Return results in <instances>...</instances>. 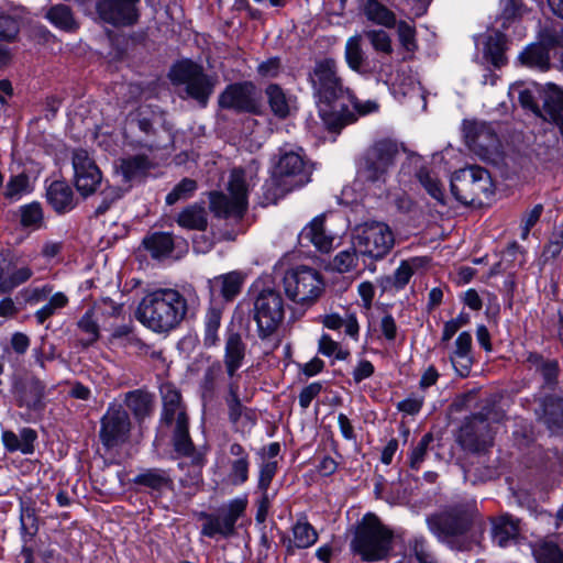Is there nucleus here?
Returning <instances> with one entry per match:
<instances>
[{
	"mask_svg": "<svg viewBox=\"0 0 563 563\" xmlns=\"http://www.w3.org/2000/svg\"><path fill=\"white\" fill-rule=\"evenodd\" d=\"M309 81L320 117L330 131H340L355 122L358 115H366L378 109L375 101L362 102L344 86L338 63L333 58L317 60L309 74Z\"/></svg>",
	"mask_w": 563,
	"mask_h": 563,
	"instance_id": "1",
	"label": "nucleus"
},
{
	"mask_svg": "<svg viewBox=\"0 0 563 563\" xmlns=\"http://www.w3.org/2000/svg\"><path fill=\"white\" fill-rule=\"evenodd\" d=\"M188 312V301L183 294L173 288H159L142 299L136 318L150 330L167 333L177 329Z\"/></svg>",
	"mask_w": 563,
	"mask_h": 563,
	"instance_id": "2",
	"label": "nucleus"
},
{
	"mask_svg": "<svg viewBox=\"0 0 563 563\" xmlns=\"http://www.w3.org/2000/svg\"><path fill=\"white\" fill-rule=\"evenodd\" d=\"M477 514L475 500L456 503L427 519L429 529L451 549L467 551L477 542L472 532Z\"/></svg>",
	"mask_w": 563,
	"mask_h": 563,
	"instance_id": "3",
	"label": "nucleus"
},
{
	"mask_svg": "<svg viewBox=\"0 0 563 563\" xmlns=\"http://www.w3.org/2000/svg\"><path fill=\"white\" fill-rule=\"evenodd\" d=\"M250 181L241 168H234L228 183L229 196L221 191H212L209 195V208L214 217L230 221L236 228L224 231L222 238L227 241L235 240L236 235L244 232L241 224L249 208Z\"/></svg>",
	"mask_w": 563,
	"mask_h": 563,
	"instance_id": "4",
	"label": "nucleus"
},
{
	"mask_svg": "<svg viewBox=\"0 0 563 563\" xmlns=\"http://www.w3.org/2000/svg\"><path fill=\"white\" fill-rule=\"evenodd\" d=\"M394 530L367 512L354 526L350 551L366 563L385 561L394 550Z\"/></svg>",
	"mask_w": 563,
	"mask_h": 563,
	"instance_id": "5",
	"label": "nucleus"
},
{
	"mask_svg": "<svg viewBox=\"0 0 563 563\" xmlns=\"http://www.w3.org/2000/svg\"><path fill=\"white\" fill-rule=\"evenodd\" d=\"M249 316L256 324V334L261 341L274 340L285 319V300L280 291L264 288L255 294Z\"/></svg>",
	"mask_w": 563,
	"mask_h": 563,
	"instance_id": "6",
	"label": "nucleus"
},
{
	"mask_svg": "<svg viewBox=\"0 0 563 563\" xmlns=\"http://www.w3.org/2000/svg\"><path fill=\"white\" fill-rule=\"evenodd\" d=\"M400 156V145L391 139H380L368 146L357 163V174L365 181L383 185Z\"/></svg>",
	"mask_w": 563,
	"mask_h": 563,
	"instance_id": "7",
	"label": "nucleus"
},
{
	"mask_svg": "<svg viewBox=\"0 0 563 563\" xmlns=\"http://www.w3.org/2000/svg\"><path fill=\"white\" fill-rule=\"evenodd\" d=\"M451 194L464 206H484L494 194L490 174L477 165L459 169L451 178Z\"/></svg>",
	"mask_w": 563,
	"mask_h": 563,
	"instance_id": "8",
	"label": "nucleus"
},
{
	"mask_svg": "<svg viewBox=\"0 0 563 563\" xmlns=\"http://www.w3.org/2000/svg\"><path fill=\"white\" fill-rule=\"evenodd\" d=\"M284 291L292 302L309 308L324 291V282L318 271L300 265L288 269L283 278Z\"/></svg>",
	"mask_w": 563,
	"mask_h": 563,
	"instance_id": "9",
	"label": "nucleus"
},
{
	"mask_svg": "<svg viewBox=\"0 0 563 563\" xmlns=\"http://www.w3.org/2000/svg\"><path fill=\"white\" fill-rule=\"evenodd\" d=\"M174 84L184 85L187 97L196 100L201 108L207 107L217 85V78L205 73L202 66L185 59L170 70Z\"/></svg>",
	"mask_w": 563,
	"mask_h": 563,
	"instance_id": "10",
	"label": "nucleus"
},
{
	"mask_svg": "<svg viewBox=\"0 0 563 563\" xmlns=\"http://www.w3.org/2000/svg\"><path fill=\"white\" fill-rule=\"evenodd\" d=\"M395 238L391 229L383 222H367L358 225L353 235V245L360 255L380 260L393 249Z\"/></svg>",
	"mask_w": 563,
	"mask_h": 563,
	"instance_id": "11",
	"label": "nucleus"
},
{
	"mask_svg": "<svg viewBox=\"0 0 563 563\" xmlns=\"http://www.w3.org/2000/svg\"><path fill=\"white\" fill-rule=\"evenodd\" d=\"M247 500L245 498H234L222 506L218 512H200L199 518L203 520L201 534L208 538H230L235 533V525L240 517L245 512Z\"/></svg>",
	"mask_w": 563,
	"mask_h": 563,
	"instance_id": "12",
	"label": "nucleus"
},
{
	"mask_svg": "<svg viewBox=\"0 0 563 563\" xmlns=\"http://www.w3.org/2000/svg\"><path fill=\"white\" fill-rule=\"evenodd\" d=\"M132 422L128 411L118 404H110L100 419L99 439L107 451L128 443Z\"/></svg>",
	"mask_w": 563,
	"mask_h": 563,
	"instance_id": "13",
	"label": "nucleus"
},
{
	"mask_svg": "<svg viewBox=\"0 0 563 563\" xmlns=\"http://www.w3.org/2000/svg\"><path fill=\"white\" fill-rule=\"evenodd\" d=\"M274 177L277 184L287 190L307 184L310 180V172L302 154L295 151L282 153L275 165Z\"/></svg>",
	"mask_w": 563,
	"mask_h": 563,
	"instance_id": "14",
	"label": "nucleus"
},
{
	"mask_svg": "<svg viewBox=\"0 0 563 563\" xmlns=\"http://www.w3.org/2000/svg\"><path fill=\"white\" fill-rule=\"evenodd\" d=\"M141 0H99L96 12L104 22L114 27L133 26L139 22Z\"/></svg>",
	"mask_w": 563,
	"mask_h": 563,
	"instance_id": "15",
	"label": "nucleus"
},
{
	"mask_svg": "<svg viewBox=\"0 0 563 563\" xmlns=\"http://www.w3.org/2000/svg\"><path fill=\"white\" fill-rule=\"evenodd\" d=\"M75 185L84 197L92 195L100 186L102 175L87 151L79 148L73 154Z\"/></svg>",
	"mask_w": 563,
	"mask_h": 563,
	"instance_id": "16",
	"label": "nucleus"
},
{
	"mask_svg": "<svg viewBox=\"0 0 563 563\" xmlns=\"http://www.w3.org/2000/svg\"><path fill=\"white\" fill-rule=\"evenodd\" d=\"M33 276V269L11 253L0 254V294H10Z\"/></svg>",
	"mask_w": 563,
	"mask_h": 563,
	"instance_id": "17",
	"label": "nucleus"
},
{
	"mask_svg": "<svg viewBox=\"0 0 563 563\" xmlns=\"http://www.w3.org/2000/svg\"><path fill=\"white\" fill-rule=\"evenodd\" d=\"M247 345L241 333L234 328H228L224 334L223 365L229 382H239L238 371L243 366Z\"/></svg>",
	"mask_w": 563,
	"mask_h": 563,
	"instance_id": "18",
	"label": "nucleus"
},
{
	"mask_svg": "<svg viewBox=\"0 0 563 563\" xmlns=\"http://www.w3.org/2000/svg\"><path fill=\"white\" fill-rule=\"evenodd\" d=\"M460 442L470 450L481 451L490 441L489 423L483 412L466 418L460 429Z\"/></svg>",
	"mask_w": 563,
	"mask_h": 563,
	"instance_id": "19",
	"label": "nucleus"
},
{
	"mask_svg": "<svg viewBox=\"0 0 563 563\" xmlns=\"http://www.w3.org/2000/svg\"><path fill=\"white\" fill-rule=\"evenodd\" d=\"M255 87L251 82L228 86L219 96V106L238 112H256Z\"/></svg>",
	"mask_w": 563,
	"mask_h": 563,
	"instance_id": "20",
	"label": "nucleus"
},
{
	"mask_svg": "<svg viewBox=\"0 0 563 563\" xmlns=\"http://www.w3.org/2000/svg\"><path fill=\"white\" fill-rule=\"evenodd\" d=\"M46 386L36 377L19 382L14 386V397L20 408L42 412L45 409Z\"/></svg>",
	"mask_w": 563,
	"mask_h": 563,
	"instance_id": "21",
	"label": "nucleus"
},
{
	"mask_svg": "<svg viewBox=\"0 0 563 563\" xmlns=\"http://www.w3.org/2000/svg\"><path fill=\"white\" fill-rule=\"evenodd\" d=\"M227 467L225 479L230 485L242 486L249 481L251 457L241 443L233 442L229 445Z\"/></svg>",
	"mask_w": 563,
	"mask_h": 563,
	"instance_id": "22",
	"label": "nucleus"
},
{
	"mask_svg": "<svg viewBox=\"0 0 563 563\" xmlns=\"http://www.w3.org/2000/svg\"><path fill=\"white\" fill-rule=\"evenodd\" d=\"M536 415L552 433L563 434V398L555 395L543 397Z\"/></svg>",
	"mask_w": 563,
	"mask_h": 563,
	"instance_id": "23",
	"label": "nucleus"
},
{
	"mask_svg": "<svg viewBox=\"0 0 563 563\" xmlns=\"http://www.w3.org/2000/svg\"><path fill=\"white\" fill-rule=\"evenodd\" d=\"M163 410L162 421L170 426L188 422L186 407L183 402L180 393L172 385H165L162 388Z\"/></svg>",
	"mask_w": 563,
	"mask_h": 563,
	"instance_id": "24",
	"label": "nucleus"
},
{
	"mask_svg": "<svg viewBox=\"0 0 563 563\" xmlns=\"http://www.w3.org/2000/svg\"><path fill=\"white\" fill-rule=\"evenodd\" d=\"M520 536V520L510 516L501 515L492 519V539L500 548H507L516 543Z\"/></svg>",
	"mask_w": 563,
	"mask_h": 563,
	"instance_id": "25",
	"label": "nucleus"
},
{
	"mask_svg": "<svg viewBox=\"0 0 563 563\" xmlns=\"http://www.w3.org/2000/svg\"><path fill=\"white\" fill-rule=\"evenodd\" d=\"M472 340L470 332H461L454 342V350L449 355L453 368L461 377H467L471 373L473 364Z\"/></svg>",
	"mask_w": 563,
	"mask_h": 563,
	"instance_id": "26",
	"label": "nucleus"
},
{
	"mask_svg": "<svg viewBox=\"0 0 563 563\" xmlns=\"http://www.w3.org/2000/svg\"><path fill=\"white\" fill-rule=\"evenodd\" d=\"M299 241L309 242L322 252L329 253L333 249L334 236L324 228V216L313 218L300 232Z\"/></svg>",
	"mask_w": 563,
	"mask_h": 563,
	"instance_id": "27",
	"label": "nucleus"
},
{
	"mask_svg": "<svg viewBox=\"0 0 563 563\" xmlns=\"http://www.w3.org/2000/svg\"><path fill=\"white\" fill-rule=\"evenodd\" d=\"M291 531V538H283V544L289 555H292L296 550L308 549L318 541L316 529L305 518L299 519Z\"/></svg>",
	"mask_w": 563,
	"mask_h": 563,
	"instance_id": "28",
	"label": "nucleus"
},
{
	"mask_svg": "<svg viewBox=\"0 0 563 563\" xmlns=\"http://www.w3.org/2000/svg\"><path fill=\"white\" fill-rule=\"evenodd\" d=\"M151 162L145 155H134L121 158L117 165V173L121 176L124 187L141 180L150 170Z\"/></svg>",
	"mask_w": 563,
	"mask_h": 563,
	"instance_id": "29",
	"label": "nucleus"
},
{
	"mask_svg": "<svg viewBox=\"0 0 563 563\" xmlns=\"http://www.w3.org/2000/svg\"><path fill=\"white\" fill-rule=\"evenodd\" d=\"M244 277L239 272H230L214 277L209 280L210 292L212 296L217 294L225 301H232L242 289Z\"/></svg>",
	"mask_w": 563,
	"mask_h": 563,
	"instance_id": "30",
	"label": "nucleus"
},
{
	"mask_svg": "<svg viewBox=\"0 0 563 563\" xmlns=\"http://www.w3.org/2000/svg\"><path fill=\"white\" fill-rule=\"evenodd\" d=\"M265 95L275 117L286 119L296 110V97L286 93L280 86L276 84L268 85Z\"/></svg>",
	"mask_w": 563,
	"mask_h": 563,
	"instance_id": "31",
	"label": "nucleus"
},
{
	"mask_svg": "<svg viewBox=\"0 0 563 563\" xmlns=\"http://www.w3.org/2000/svg\"><path fill=\"white\" fill-rule=\"evenodd\" d=\"M464 133L467 141L484 150L497 146L498 137L492 126L484 122L468 121L464 123Z\"/></svg>",
	"mask_w": 563,
	"mask_h": 563,
	"instance_id": "32",
	"label": "nucleus"
},
{
	"mask_svg": "<svg viewBox=\"0 0 563 563\" xmlns=\"http://www.w3.org/2000/svg\"><path fill=\"white\" fill-rule=\"evenodd\" d=\"M125 406L131 410L135 420L142 422L154 410L155 396L144 389H135L125 394Z\"/></svg>",
	"mask_w": 563,
	"mask_h": 563,
	"instance_id": "33",
	"label": "nucleus"
},
{
	"mask_svg": "<svg viewBox=\"0 0 563 563\" xmlns=\"http://www.w3.org/2000/svg\"><path fill=\"white\" fill-rule=\"evenodd\" d=\"M46 197L49 205L58 213L67 212L76 205L71 187L63 180L53 181L46 190Z\"/></svg>",
	"mask_w": 563,
	"mask_h": 563,
	"instance_id": "34",
	"label": "nucleus"
},
{
	"mask_svg": "<svg viewBox=\"0 0 563 563\" xmlns=\"http://www.w3.org/2000/svg\"><path fill=\"white\" fill-rule=\"evenodd\" d=\"M239 391V382H228V395L225 397V402L229 409V420L236 424L244 418L250 423L254 424L256 420L255 412L242 405Z\"/></svg>",
	"mask_w": 563,
	"mask_h": 563,
	"instance_id": "35",
	"label": "nucleus"
},
{
	"mask_svg": "<svg viewBox=\"0 0 563 563\" xmlns=\"http://www.w3.org/2000/svg\"><path fill=\"white\" fill-rule=\"evenodd\" d=\"M362 12L366 20L373 24L386 29H393L397 24L395 12L380 0H365L362 5Z\"/></svg>",
	"mask_w": 563,
	"mask_h": 563,
	"instance_id": "36",
	"label": "nucleus"
},
{
	"mask_svg": "<svg viewBox=\"0 0 563 563\" xmlns=\"http://www.w3.org/2000/svg\"><path fill=\"white\" fill-rule=\"evenodd\" d=\"M133 484L152 490L162 492L173 487L168 471L163 468H145L133 478Z\"/></svg>",
	"mask_w": 563,
	"mask_h": 563,
	"instance_id": "37",
	"label": "nucleus"
},
{
	"mask_svg": "<svg viewBox=\"0 0 563 563\" xmlns=\"http://www.w3.org/2000/svg\"><path fill=\"white\" fill-rule=\"evenodd\" d=\"M344 57L347 66L358 73H368L365 52L362 48V35L356 34L347 38L345 43Z\"/></svg>",
	"mask_w": 563,
	"mask_h": 563,
	"instance_id": "38",
	"label": "nucleus"
},
{
	"mask_svg": "<svg viewBox=\"0 0 563 563\" xmlns=\"http://www.w3.org/2000/svg\"><path fill=\"white\" fill-rule=\"evenodd\" d=\"M506 42V35L500 31H495L487 38L484 56L496 68H500L507 62L505 56Z\"/></svg>",
	"mask_w": 563,
	"mask_h": 563,
	"instance_id": "39",
	"label": "nucleus"
},
{
	"mask_svg": "<svg viewBox=\"0 0 563 563\" xmlns=\"http://www.w3.org/2000/svg\"><path fill=\"white\" fill-rule=\"evenodd\" d=\"M428 263L429 260L427 257H411L402 261L391 277L393 287L398 290L404 289L415 272L424 267Z\"/></svg>",
	"mask_w": 563,
	"mask_h": 563,
	"instance_id": "40",
	"label": "nucleus"
},
{
	"mask_svg": "<svg viewBox=\"0 0 563 563\" xmlns=\"http://www.w3.org/2000/svg\"><path fill=\"white\" fill-rule=\"evenodd\" d=\"M144 247L154 258L168 256L174 250V239L170 233L154 232L143 240Z\"/></svg>",
	"mask_w": 563,
	"mask_h": 563,
	"instance_id": "41",
	"label": "nucleus"
},
{
	"mask_svg": "<svg viewBox=\"0 0 563 563\" xmlns=\"http://www.w3.org/2000/svg\"><path fill=\"white\" fill-rule=\"evenodd\" d=\"M2 197L9 203L19 201L24 195L31 192L30 177L25 173L10 176L2 187Z\"/></svg>",
	"mask_w": 563,
	"mask_h": 563,
	"instance_id": "42",
	"label": "nucleus"
},
{
	"mask_svg": "<svg viewBox=\"0 0 563 563\" xmlns=\"http://www.w3.org/2000/svg\"><path fill=\"white\" fill-rule=\"evenodd\" d=\"M177 223L185 229L203 231L208 225L206 209L196 203L188 206L178 214Z\"/></svg>",
	"mask_w": 563,
	"mask_h": 563,
	"instance_id": "43",
	"label": "nucleus"
},
{
	"mask_svg": "<svg viewBox=\"0 0 563 563\" xmlns=\"http://www.w3.org/2000/svg\"><path fill=\"white\" fill-rule=\"evenodd\" d=\"M45 18L56 27L73 32L78 29L71 9L66 4H56L51 7L45 13Z\"/></svg>",
	"mask_w": 563,
	"mask_h": 563,
	"instance_id": "44",
	"label": "nucleus"
},
{
	"mask_svg": "<svg viewBox=\"0 0 563 563\" xmlns=\"http://www.w3.org/2000/svg\"><path fill=\"white\" fill-rule=\"evenodd\" d=\"M222 311L218 308L211 307L205 320L203 330V346L207 349L216 347L219 345L220 336L219 329L221 325Z\"/></svg>",
	"mask_w": 563,
	"mask_h": 563,
	"instance_id": "45",
	"label": "nucleus"
},
{
	"mask_svg": "<svg viewBox=\"0 0 563 563\" xmlns=\"http://www.w3.org/2000/svg\"><path fill=\"white\" fill-rule=\"evenodd\" d=\"M173 445L175 452L185 457L202 454L196 450L189 435V422L175 426L173 431Z\"/></svg>",
	"mask_w": 563,
	"mask_h": 563,
	"instance_id": "46",
	"label": "nucleus"
},
{
	"mask_svg": "<svg viewBox=\"0 0 563 563\" xmlns=\"http://www.w3.org/2000/svg\"><path fill=\"white\" fill-rule=\"evenodd\" d=\"M532 553L538 563H563V551L552 540H541L532 548Z\"/></svg>",
	"mask_w": 563,
	"mask_h": 563,
	"instance_id": "47",
	"label": "nucleus"
},
{
	"mask_svg": "<svg viewBox=\"0 0 563 563\" xmlns=\"http://www.w3.org/2000/svg\"><path fill=\"white\" fill-rule=\"evenodd\" d=\"M417 178L426 191L440 205L445 206L444 188L439 178L429 169L422 167L417 172Z\"/></svg>",
	"mask_w": 563,
	"mask_h": 563,
	"instance_id": "48",
	"label": "nucleus"
},
{
	"mask_svg": "<svg viewBox=\"0 0 563 563\" xmlns=\"http://www.w3.org/2000/svg\"><path fill=\"white\" fill-rule=\"evenodd\" d=\"M520 62L531 68L544 70L549 67L550 58L545 48L540 44L528 46L519 56Z\"/></svg>",
	"mask_w": 563,
	"mask_h": 563,
	"instance_id": "49",
	"label": "nucleus"
},
{
	"mask_svg": "<svg viewBox=\"0 0 563 563\" xmlns=\"http://www.w3.org/2000/svg\"><path fill=\"white\" fill-rule=\"evenodd\" d=\"M189 463L180 462L178 464L179 468H187V477L181 478L180 482L183 485L196 486L202 479V467L206 464L205 454H195L194 456H189Z\"/></svg>",
	"mask_w": 563,
	"mask_h": 563,
	"instance_id": "50",
	"label": "nucleus"
},
{
	"mask_svg": "<svg viewBox=\"0 0 563 563\" xmlns=\"http://www.w3.org/2000/svg\"><path fill=\"white\" fill-rule=\"evenodd\" d=\"M79 330L87 335L82 344L85 346L91 345L98 341L100 328L98 320L95 317L93 309L87 310L77 322Z\"/></svg>",
	"mask_w": 563,
	"mask_h": 563,
	"instance_id": "51",
	"label": "nucleus"
},
{
	"mask_svg": "<svg viewBox=\"0 0 563 563\" xmlns=\"http://www.w3.org/2000/svg\"><path fill=\"white\" fill-rule=\"evenodd\" d=\"M21 225L40 229L44 222L43 209L38 202H32L20 208Z\"/></svg>",
	"mask_w": 563,
	"mask_h": 563,
	"instance_id": "52",
	"label": "nucleus"
},
{
	"mask_svg": "<svg viewBox=\"0 0 563 563\" xmlns=\"http://www.w3.org/2000/svg\"><path fill=\"white\" fill-rule=\"evenodd\" d=\"M221 374L222 366L220 362H214L207 367L200 382V390L203 398L212 397Z\"/></svg>",
	"mask_w": 563,
	"mask_h": 563,
	"instance_id": "53",
	"label": "nucleus"
},
{
	"mask_svg": "<svg viewBox=\"0 0 563 563\" xmlns=\"http://www.w3.org/2000/svg\"><path fill=\"white\" fill-rule=\"evenodd\" d=\"M433 441V435L429 432L423 434L420 441L412 448L409 453V467L413 471H419L421 464L428 455L429 445Z\"/></svg>",
	"mask_w": 563,
	"mask_h": 563,
	"instance_id": "54",
	"label": "nucleus"
},
{
	"mask_svg": "<svg viewBox=\"0 0 563 563\" xmlns=\"http://www.w3.org/2000/svg\"><path fill=\"white\" fill-rule=\"evenodd\" d=\"M318 351L325 356H334L340 361H344L350 356V351L347 349H343L339 342L334 341L327 333L320 336L318 342Z\"/></svg>",
	"mask_w": 563,
	"mask_h": 563,
	"instance_id": "55",
	"label": "nucleus"
},
{
	"mask_svg": "<svg viewBox=\"0 0 563 563\" xmlns=\"http://www.w3.org/2000/svg\"><path fill=\"white\" fill-rule=\"evenodd\" d=\"M364 36L369 41L375 52L389 55L393 53L391 38L384 30L364 31Z\"/></svg>",
	"mask_w": 563,
	"mask_h": 563,
	"instance_id": "56",
	"label": "nucleus"
},
{
	"mask_svg": "<svg viewBox=\"0 0 563 563\" xmlns=\"http://www.w3.org/2000/svg\"><path fill=\"white\" fill-rule=\"evenodd\" d=\"M68 303V298L63 292H56L49 301L35 312V318L38 324H43L55 312L64 308Z\"/></svg>",
	"mask_w": 563,
	"mask_h": 563,
	"instance_id": "57",
	"label": "nucleus"
},
{
	"mask_svg": "<svg viewBox=\"0 0 563 563\" xmlns=\"http://www.w3.org/2000/svg\"><path fill=\"white\" fill-rule=\"evenodd\" d=\"M563 250V224L555 227L551 232L549 241L543 247L542 257L544 262L556 258Z\"/></svg>",
	"mask_w": 563,
	"mask_h": 563,
	"instance_id": "58",
	"label": "nucleus"
},
{
	"mask_svg": "<svg viewBox=\"0 0 563 563\" xmlns=\"http://www.w3.org/2000/svg\"><path fill=\"white\" fill-rule=\"evenodd\" d=\"M409 548L418 563H439L423 537H416L409 542Z\"/></svg>",
	"mask_w": 563,
	"mask_h": 563,
	"instance_id": "59",
	"label": "nucleus"
},
{
	"mask_svg": "<svg viewBox=\"0 0 563 563\" xmlns=\"http://www.w3.org/2000/svg\"><path fill=\"white\" fill-rule=\"evenodd\" d=\"M197 189L196 180L191 178L181 179L174 189L166 196V203L172 206L178 200L187 199L194 195Z\"/></svg>",
	"mask_w": 563,
	"mask_h": 563,
	"instance_id": "60",
	"label": "nucleus"
},
{
	"mask_svg": "<svg viewBox=\"0 0 563 563\" xmlns=\"http://www.w3.org/2000/svg\"><path fill=\"white\" fill-rule=\"evenodd\" d=\"M523 9V3L520 0H505L497 21L500 22L503 29H507L512 21L521 16Z\"/></svg>",
	"mask_w": 563,
	"mask_h": 563,
	"instance_id": "61",
	"label": "nucleus"
},
{
	"mask_svg": "<svg viewBox=\"0 0 563 563\" xmlns=\"http://www.w3.org/2000/svg\"><path fill=\"white\" fill-rule=\"evenodd\" d=\"M357 254L358 251L355 250V246L352 244L350 249L341 251L335 255L333 258V267L341 273L351 271L356 265Z\"/></svg>",
	"mask_w": 563,
	"mask_h": 563,
	"instance_id": "62",
	"label": "nucleus"
},
{
	"mask_svg": "<svg viewBox=\"0 0 563 563\" xmlns=\"http://www.w3.org/2000/svg\"><path fill=\"white\" fill-rule=\"evenodd\" d=\"M126 191V187L122 188L119 186H108L106 189L102 190V200L100 205L96 208V214L100 216L106 213L111 205L120 199L124 192Z\"/></svg>",
	"mask_w": 563,
	"mask_h": 563,
	"instance_id": "63",
	"label": "nucleus"
},
{
	"mask_svg": "<svg viewBox=\"0 0 563 563\" xmlns=\"http://www.w3.org/2000/svg\"><path fill=\"white\" fill-rule=\"evenodd\" d=\"M396 25L399 42L402 45V47L408 52L416 51L417 42L415 27L405 21H400Z\"/></svg>",
	"mask_w": 563,
	"mask_h": 563,
	"instance_id": "64",
	"label": "nucleus"
}]
</instances>
